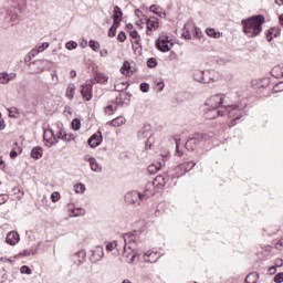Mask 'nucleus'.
Returning a JSON list of instances; mask_svg holds the SVG:
<instances>
[{
  "label": "nucleus",
  "mask_w": 283,
  "mask_h": 283,
  "mask_svg": "<svg viewBox=\"0 0 283 283\" xmlns=\"http://www.w3.org/2000/svg\"><path fill=\"white\" fill-rule=\"evenodd\" d=\"M224 98H227V95L222 93L214 95L213 118H220V116L222 117L224 114H229L230 117L235 116L238 114L237 112H242V109H244V107L240 106L239 104H224Z\"/></svg>",
  "instance_id": "nucleus-1"
},
{
  "label": "nucleus",
  "mask_w": 283,
  "mask_h": 283,
  "mask_svg": "<svg viewBox=\"0 0 283 283\" xmlns=\"http://www.w3.org/2000/svg\"><path fill=\"white\" fill-rule=\"evenodd\" d=\"M266 19L262 14L253 15L241 21L243 25V32L249 39H255L262 33V25H264Z\"/></svg>",
  "instance_id": "nucleus-2"
},
{
  "label": "nucleus",
  "mask_w": 283,
  "mask_h": 283,
  "mask_svg": "<svg viewBox=\"0 0 283 283\" xmlns=\"http://www.w3.org/2000/svg\"><path fill=\"white\" fill-rule=\"evenodd\" d=\"M12 3L17 7L10 9L7 11V14L4 17L6 23H9V25H14L15 23H19V13L21 12V8L25 7V0H11Z\"/></svg>",
  "instance_id": "nucleus-3"
},
{
  "label": "nucleus",
  "mask_w": 283,
  "mask_h": 283,
  "mask_svg": "<svg viewBox=\"0 0 283 283\" xmlns=\"http://www.w3.org/2000/svg\"><path fill=\"white\" fill-rule=\"evenodd\" d=\"M125 202L127 205H133V207H140L144 205L143 197L138 190H132L125 195Z\"/></svg>",
  "instance_id": "nucleus-4"
},
{
  "label": "nucleus",
  "mask_w": 283,
  "mask_h": 283,
  "mask_svg": "<svg viewBox=\"0 0 283 283\" xmlns=\"http://www.w3.org/2000/svg\"><path fill=\"white\" fill-rule=\"evenodd\" d=\"M202 140H207V134L198 133L186 142L185 147L188 149V151H193V149H196V147H198Z\"/></svg>",
  "instance_id": "nucleus-5"
},
{
  "label": "nucleus",
  "mask_w": 283,
  "mask_h": 283,
  "mask_svg": "<svg viewBox=\"0 0 283 283\" xmlns=\"http://www.w3.org/2000/svg\"><path fill=\"white\" fill-rule=\"evenodd\" d=\"M203 118L207 120L213 119V98L209 97L201 106Z\"/></svg>",
  "instance_id": "nucleus-6"
},
{
  "label": "nucleus",
  "mask_w": 283,
  "mask_h": 283,
  "mask_svg": "<svg viewBox=\"0 0 283 283\" xmlns=\"http://www.w3.org/2000/svg\"><path fill=\"white\" fill-rule=\"evenodd\" d=\"M45 63H48L45 60H38L31 63L29 65V70H31L30 74H41L45 72Z\"/></svg>",
  "instance_id": "nucleus-7"
},
{
  "label": "nucleus",
  "mask_w": 283,
  "mask_h": 283,
  "mask_svg": "<svg viewBox=\"0 0 283 283\" xmlns=\"http://www.w3.org/2000/svg\"><path fill=\"white\" fill-rule=\"evenodd\" d=\"M12 81H17V73L0 72V85H10Z\"/></svg>",
  "instance_id": "nucleus-8"
},
{
  "label": "nucleus",
  "mask_w": 283,
  "mask_h": 283,
  "mask_svg": "<svg viewBox=\"0 0 283 283\" xmlns=\"http://www.w3.org/2000/svg\"><path fill=\"white\" fill-rule=\"evenodd\" d=\"M101 143H103V133L101 130H97L87 140V144L91 146L92 149L98 147Z\"/></svg>",
  "instance_id": "nucleus-9"
},
{
  "label": "nucleus",
  "mask_w": 283,
  "mask_h": 283,
  "mask_svg": "<svg viewBox=\"0 0 283 283\" xmlns=\"http://www.w3.org/2000/svg\"><path fill=\"white\" fill-rule=\"evenodd\" d=\"M81 94L84 101H92L93 97V86L92 84H82Z\"/></svg>",
  "instance_id": "nucleus-10"
},
{
  "label": "nucleus",
  "mask_w": 283,
  "mask_h": 283,
  "mask_svg": "<svg viewBox=\"0 0 283 283\" xmlns=\"http://www.w3.org/2000/svg\"><path fill=\"white\" fill-rule=\"evenodd\" d=\"M187 168L180 164L177 167H175L172 170L169 171V177L171 178V180H174L175 178H182V176H185V174H187L185 170Z\"/></svg>",
  "instance_id": "nucleus-11"
},
{
  "label": "nucleus",
  "mask_w": 283,
  "mask_h": 283,
  "mask_svg": "<svg viewBox=\"0 0 283 283\" xmlns=\"http://www.w3.org/2000/svg\"><path fill=\"white\" fill-rule=\"evenodd\" d=\"M207 74L205 71L196 70L193 72V78L198 83H211V77H207Z\"/></svg>",
  "instance_id": "nucleus-12"
},
{
  "label": "nucleus",
  "mask_w": 283,
  "mask_h": 283,
  "mask_svg": "<svg viewBox=\"0 0 283 283\" xmlns=\"http://www.w3.org/2000/svg\"><path fill=\"white\" fill-rule=\"evenodd\" d=\"M43 138L45 140L46 147H50L51 145H54L55 143H59L56 140V136L54 135V130L48 129L44 132Z\"/></svg>",
  "instance_id": "nucleus-13"
},
{
  "label": "nucleus",
  "mask_w": 283,
  "mask_h": 283,
  "mask_svg": "<svg viewBox=\"0 0 283 283\" xmlns=\"http://www.w3.org/2000/svg\"><path fill=\"white\" fill-rule=\"evenodd\" d=\"M169 175H159L153 181V187H165L169 182Z\"/></svg>",
  "instance_id": "nucleus-14"
},
{
  "label": "nucleus",
  "mask_w": 283,
  "mask_h": 283,
  "mask_svg": "<svg viewBox=\"0 0 283 283\" xmlns=\"http://www.w3.org/2000/svg\"><path fill=\"white\" fill-rule=\"evenodd\" d=\"M149 136V138H151V125L147 124L144 125L143 128H140L137 133V138H139V140H143L145 138H147Z\"/></svg>",
  "instance_id": "nucleus-15"
},
{
  "label": "nucleus",
  "mask_w": 283,
  "mask_h": 283,
  "mask_svg": "<svg viewBox=\"0 0 283 283\" xmlns=\"http://www.w3.org/2000/svg\"><path fill=\"white\" fill-rule=\"evenodd\" d=\"M74 264L81 266L85 262V258H87V252L85 250H80L74 254Z\"/></svg>",
  "instance_id": "nucleus-16"
},
{
  "label": "nucleus",
  "mask_w": 283,
  "mask_h": 283,
  "mask_svg": "<svg viewBox=\"0 0 283 283\" xmlns=\"http://www.w3.org/2000/svg\"><path fill=\"white\" fill-rule=\"evenodd\" d=\"M67 210L72 218H78V216H83L85 213V210L83 208H75L74 203H69Z\"/></svg>",
  "instance_id": "nucleus-17"
},
{
  "label": "nucleus",
  "mask_w": 283,
  "mask_h": 283,
  "mask_svg": "<svg viewBox=\"0 0 283 283\" xmlns=\"http://www.w3.org/2000/svg\"><path fill=\"white\" fill-rule=\"evenodd\" d=\"M147 34L151 35L153 30H158V18L153 17L146 20Z\"/></svg>",
  "instance_id": "nucleus-18"
},
{
  "label": "nucleus",
  "mask_w": 283,
  "mask_h": 283,
  "mask_svg": "<svg viewBox=\"0 0 283 283\" xmlns=\"http://www.w3.org/2000/svg\"><path fill=\"white\" fill-rule=\"evenodd\" d=\"M163 167H165V160H159L156 164L149 165L147 168V171H148V174L154 176V174H158V171H160V169H163Z\"/></svg>",
  "instance_id": "nucleus-19"
},
{
  "label": "nucleus",
  "mask_w": 283,
  "mask_h": 283,
  "mask_svg": "<svg viewBox=\"0 0 283 283\" xmlns=\"http://www.w3.org/2000/svg\"><path fill=\"white\" fill-rule=\"evenodd\" d=\"M19 240V233L17 231L9 232L6 238L7 244H10L11 247H14V244H17Z\"/></svg>",
  "instance_id": "nucleus-20"
},
{
  "label": "nucleus",
  "mask_w": 283,
  "mask_h": 283,
  "mask_svg": "<svg viewBox=\"0 0 283 283\" xmlns=\"http://www.w3.org/2000/svg\"><path fill=\"white\" fill-rule=\"evenodd\" d=\"M154 196V185H148L144 192H140L142 201L145 203Z\"/></svg>",
  "instance_id": "nucleus-21"
},
{
  "label": "nucleus",
  "mask_w": 283,
  "mask_h": 283,
  "mask_svg": "<svg viewBox=\"0 0 283 283\" xmlns=\"http://www.w3.org/2000/svg\"><path fill=\"white\" fill-rule=\"evenodd\" d=\"M158 258H160V255H158L157 252H146L144 254V261L150 263V264H154L156 262H158Z\"/></svg>",
  "instance_id": "nucleus-22"
},
{
  "label": "nucleus",
  "mask_w": 283,
  "mask_h": 283,
  "mask_svg": "<svg viewBox=\"0 0 283 283\" xmlns=\"http://www.w3.org/2000/svg\"><path fill=\"white\" fill-rule=\"evenodd\" d=\"M88 163H90L92 171H95L96 174H101V171H103V166H101V164H98L96 158L90 157Z\"/></svg>",
  "instance_id": "nucleus-23"
},
{
  "label": "nucleus",
  "mask_w": 283,
  "mask_h": 283,
  "mask_svg": "<svg viewBox=\"0 0 283 283\" xmlns=\"http://www.w3.org/2000/svg\"><path fill=\"white\" fill-rule=\"evenodd\" d=\"M103 255H105V252L103 250V247H97L92 254V262H98V260H101L103 258Z\"/></svg>",
  "instance_id": "nucleus-24"
},
{
  "label": "nucleus",
  "mask_w": 283,
  "mask_h": 283,
  "mask_svg": "<svg viewBox=\"0 0 283 283\" xmlns=\"http://www.w3.org/2000/svg\"><path fill=\"white\" fill-rule=\"evenodd\" d=\"M273 78H283V64L274 66L271 71Z\"/></svg>",
  "instance_id": "nucleus-25"
},
{
  "label": "nucleus",
  "mask_w": 283,
  "mask_h": 283,
  "mask_svg": "<svg viewBox=\"0 0 283 283\" xmlns=\"http://www.w3.org/2000/svg\"><path fill=\"white\" fill-rule=\"evenodd\" d=\"M125 123H127V119H125V117L123 116L116 117L113 120L108 122L112 127H122V125H125Z\"/></svg>",
  "instance_id": "nucleus-26"
},
{
  "label": "nucleus",
  "mask_w": 283,
  "mask_h": 283,
  "mask_svg": "<svg viewBox=\"0 0 283 283\" xmlns=\"http://www.w3.org/2000/svg\"><path fill=\"white\" fill-rule=\"evenodd\" d=\"M150 12H153V14H157V17H160V19H165V17H167V13L160 10V7H158V4H153L150 7Z\"/></svg>",
  "instance_id": "nucleus-27"
},
{
  "label": "nucleus",
  "mask_w": 283,
  "mask_h": 283,
  "mask_svg": "<svg viewBox=\"0 0 283 283\" xmlns=\"http://www.w3.org/2000/svg\"><path fill=\"white\" fill-rule=\"evenodd\" d=\"M74 94H76V85L69 84L65 93L66 98H69V101H72V98H74Z\"/></svg>",
  "instance_id": "nucleus-28"
},
{
  "label": "nucleus",
  "mask_w": 283,
  "mask_h": 283,
  "mask_svg": "<svg viewBox=\"0 0 283 283\" xmlns=\"http://www.w3.org/2000/svg\"><path fill=\"white\" fill-rule=\"evenodd\" d=\"M31 158H34L35 160H40V158H43V149L41 147H34L31 150Z\"/></svg>",
  "instance_id": "nucleus-29"
},
{
  "label": "nucleus",
  "mask_w": 283,
  "mask_h": 283,
  "mask_svg": "<svg viewBox=\"0 0 283 283\" xmlns=\"http://www.w3.org/2000/svg\"><path fill=\"white\" fill-rule=\"evenodd\" d=\"M123 240L125 242L124 251H126L127 244H129L130 242H136V237L134 235V233H126L123 235Z\"/></svg>",
  "instance_id": "nucleus-30"
},
{
  "label": "nucleus",
  "mask_w": 283,
  "mask_h": 283,
  "mask_svg": "<svg viewBox=\"0 0 283 283\" xmlns=\"http://www.w3.org/2000/svg\"><path fill=\"white\" fill-rule=\"evenodd\" d=\"M258 280H260V273L252 272L247 275L245 283H258Z\"/></svg>",
  "instance_id": "nucleus-31"
},
{
  "label": "nucleus",
  "mask_w": 283,
  "mask_h": 283,
  "mask_svg": "<svg viewBox=\"0 0 283 283\" xmlns=\"http://www.w3.org/2000/svg\"><path fill=\"white\" fill-rule=\"evenodd\" d=\"M156 48L159 50V52H169L171 50V45H169L167 42H156Z\"/></svg>",
  "instance_id": "nucleus-32"
},
{
  "label": "nucleus",
  "mask_w": 283,
  "mask_h": 283,
  "mask_svg": "<svg viewBox=\"0 0 283 283\" xmlns=\"http://www.w3.org/2000/svg\"><path fill=\"white\" fill-rule=\"evenodd\" d=\"M94 78H95L96 83H101V84L107 83V81H109V77L101 72H96L94 75Z\"/></svg>",
  "instance_id": "nucleus-33"
},
{
  "label": "nucleus",
  "mask_w": 283,
  "mask_h": 283,
  "mask_svg": "<svg viewBox=\"0 0 283 283\" xmlns=\"http://www.w3.org/2000/svg\"><path fill=\"white\" fill-rule=\"evenodd\" d=\"M182 36H184V39H187L188 41L191 40V23H186L184 25Z\"/></svg>",
  "instance_id": "nucleus-34"
},
{
  "label": "nucleus",
  "mask_w": 283,
  "mask_h": 283,
  "mask_svg": "<svg viewBox=\"0 0 283 283\" xmlns=\"http://www.w3.org/2000/svg\"><path fill=\"white\" fill-rule=\"evenodd\" d=\"M249 115V112L244 111L243 113L237 115L235 118H233L230 124H229V127H235L238 120H241V118H244V116H248Z\"/></svg>",
  "instance_id": "nucleus-35"
},
{
  "label": "nucleus",
  "mask_w": 283,
  "mask_h": 283,
  "mask_svg": "<svg viewBox=\"0 0 283 283\" xmlns=\"http://www.w3.org/2000/svg\"><path fill=\"white\" fill-rule=\"evenodd\" d=\"M116 109H118V106H116L114 103H111L104 108V112L108 116H112V114H114Z\"/></svg>",
  "instance_id": "nucleus-36"
},
{
  "label": "nucleus",
  "mask_w": 283,
  "mask_h": 283,
  "mask_svg": "<svg viewBox=\"0 0 283 283\" xmlns=\"http://www.w3.org/2000/svg\"><path fill=\"white\" fill-rule=\"evenodd\" d=\"M113 19L123 21V10H120V8L118 6L114 7Z\"/></svg>",
  "instance_id": "nucleus-37"
},
{
  "label": "nucleus",
  "mask_w": 283,
  "mask_h": 283,
  "mask_svg": "<svg viewBox=\"0 0 283 283\" xmlns=\"http://www.w3.org/2000/svg\"><path fill=\"white\" fill-rule=\"evenodd\" d=\"M190 28L193 36H196L197 39H200V36H202V31L200 30V28L193 25V23H191Z\"/></svg>",
  "instance_id": "nucleus-38"
},
{
  "label": "nucleus",
  "mask_w": 283,
  "mask_h": 283,
  "mask_svg": "<svg viewBox=\"0 0 283 283\" xmlns=\"http://www.w3.org/2000/svg\"><path fill=\"white\" fill-rule=\"evenodd\" d=\"M147 67H149L150 70H154V67H158V60H156V57H149L147 60Z\"/></svg>",
  "instance_id": "nucleus-39"
},
{
  "label": "nucleus",
  "mask_w": 283,
  "mask_h": 283,
  "mask_svg": "<svg viewBox=\"0 0 283 283\" xmlns=\"http://www.w3.org/2000/svg\"><path fill=\"white\" fill-rule=\"evenodd\" d=\"M113 103V105H115L116 107H123L125 105V102L123 101V95L119 94L115 101L111 102Z\"/></svg>",
  "instance_id": "nucleus-40"
},
{
  "label": "nucleus",
  "mask_w": 283,
  "mask_h": 283,
  "mask_svg": "<svg viewBox=\"0 0 283 283\" xmlns=\"http://www.w3.org/2000/svg\"><path fill=\"white\" fill-rule=\"evenodd\" d=\"M130 69H132V64H129L128 61H125L120 69V72H122V74H129Z\"/></svg>",
  "instance_id": "nucleus-41"
},
{
  "label": "nucleus",
  "mask_w": 283,
  "mask_h": 283,
  "mask_svg": "<svg viewBox=\"0 0 283 283\" xmlns=\"http://www.w3.org/2000/svg\"><path fill=\"white\" fill-rule=\"evenodd\" d=\"M88 46L91 48V50H93V52H98L101 44L97 41L91 40L88 42Z\"/></svg>",
  "instance_id": "nucleus-42"
},
{
  "label": "nucleus",
  "mask_w": 283,
  "mask_h": 283,
  "mask_svg": "<svg viewBox=\"0 0 283 283\" xmlns=\"http://www.w3.org/2000/svg\"><path fill=\"white\" fill-rule=\"evenodd\" d=\"M175 144H176V156H178L179 158H181V156H182V150L179 149V147H180V138L175 137Z\"/></svg>",
  "instance_id": "nucleus-43"
},
{
  "label": "nucleus",
  "mask_w": 283,
  "mask_h": 283,
  "mask_svg": "<svg viewBox=\"0 0 283 283\" xmlns=\"http://www.w3.org/2000/svg\"><path fill=\"white\" fill-rule=\"evenodd\" d=\"M20 273H22V275H32V269L28 265H22L20 268Z\"/></svg>",
  "instance_id": "nucleus-44"
},
{
  "label": "nucleus",
  "mask_w": 283,
  "mask_h": 283,
  "mask_svg": "<svg viewBox=\"0 0 283 283\" xmlns=\"http://www.w3.org/2000/svg\"><path fill=\"white\" fill-rule=\"evenodd\" d=\"M75 193H85V185L83 184H76L74 186Z\"/></svg>",
  "instance_id": "nucleus-45"
},
{
  "label": "nucleus",
  "mask_w": 283,
  "mask_h": 283,
  "mask_svg": "<svg viewBox=\"0 0 283 283\" xmlns=\"http://www.w3.org/2000/svg\"><path fill=\"white\" fill-rule=\"evenodd\" d=\"M72 129H74V132H78V129H81V119L74 118L72 120Z\"/></svg>",
  "instance_id": "nucleus-46"
},
{
  "label": "nucleus",
  "mask_w": 283,
  "mask_h": 283,
  "mask_svg": "<svg viewBox=\"0 0 283 283\" xmlns=\"http://www.w3.org/2000/svg\"><path fill=\"white\" fill-rule=\"evenodd\" d=\"M184 166H185V171H186V174L188 172V171H191V169H193V167H196V163H193V161H187V163H184L182 164Z\"/></svg>",
  "instance_id": "nucleus-47"
},
{
  "label": "nucleus",
  "mask_w": 283,
  "mask_h": 283,
  "mask_svg": "<svg viewBox=\"0 0 283 283\" xmlns=\"http://www.w3.org/2000/svg\"><path fill=\"white\" fill-rule=\"evenodd\" d=\"M66 50H76V48H78V43H76L75 41H69L65 44Z\"/></svg>",
  "instance_id": "nucleus-48"
},
{
  "label": "nucleus",
  "mask_w": 283,
  "mask_h": 283,
  "mask_svg": "<svg viewBox=\"0 0 283 283\" xmlns=\"http://www.w3.org/2000/svg\"><path fill=\"white\" fill-rule=\"evenodd\" d=\"M275 30H276L275 27L268 30L265 36H266L269 43H271L273 41V32H275Z\"/></svg>",
  "instance_id": "nucleus-49"
},
{
  "label": "nucleus",
  "mask_w": 283,
  "mask_h": 283,
  "mask_svg": "<svg viewBox=\"0 0 283 283\" xmlns=\"http://www.w3.org/2000/svg\"><path fill=\"white\" fill-rule=\"evenodd\" d=\"M52 202H59L61 200V193L59 191H54L51 195Z\"/></svg>",
  "instance_id": "nucleus-50"
},
{
  "label": "nucleus",
  "mask_w": 283,
  "mask_h": 283,
  "mask_svg": "<svg viewBox=\"0 0 283 283\" xmlns=\"http://www.w3.org/2000/svg\"><path fill=\"white\" fill-rule=\"evenodd\" d=\"M57 138L60 140H65V138H67V134L65 133V130L63 128H61L59 132H57Z\"/></svg>",
  "instance_id": "nucleus-51"
},
{
  "label": "nucleus",
  "mask_w": 283,
  "mask_h": 283,
  "mask_svg": "<svg viewBox=\"0 0 283 283\" xmlns=\"http://www.w3.org/2000/svg\"><path fill=\"white\" fill-rule=\"evenodd\" d=\"M140 92H143L144 94H147V92H149V83H142L139 86Z\"/></svg>",
  "instance_id": "nucleus-52"
},
{
  "label": "nucleus",
  "mask_w": 283,
  "mask_h": 283,
  "mask_svg": "<svg viewBox=\"0 0 283 283\" xmlns=\"http://www.w3.org/2000/svg\"><path fill=\"white\" fill-rule=\"evenodd\" d=\"M51 78H52L53 85H59V74L56 73V71H53L51 73Z\"/></svg>",
  "instance_id": "nucleus-53"
},
{
  "label": "nucleus",
  "mask_w": 283,
  "mask_h": 283,
  "mask_svg": "<svg viewBox=\"0 0 283 283\" xmlns=\"http://www.w3.org/2000/svg\"><path fill=\"white\" fill-rule=\"evenodd\" d=\"M118 247V241H113L106 244V251H114V248Z\"/></svg>",
  "instance_id": "nucleus-54"
},
{
  "label": "nucleus",
  "mask_w": 283,
  "mask_h": 283,
  "mask_svg": "<svg viewBox=\"0 0 283 283\" xmlns=\"http://www.w3.org/2000/svg\"><path fill=\"white\" fill-rule=\"evenodd\" d=\"M117 41H119V43H125V41H127V35L125 34V32H119L117 35Z\"/></svg>",
  "instance_id": "nucleus-55"
},
{
  "label": "nucleus",
  "mask_w": 283,
  "mask_h": 283,
  "mask_svg": "<svg viewBox=\"0 0 283 283\" xmlns=\"http://www.w3.org/2000/svg\"><path fill=\"white\" fill-rule=\"evenodd\" d=\"M263 231H265V233H266L268 235H275V233H277V232L280 231V229L276 228V229H274V230H271V229H269V228H264Z\"/></svg>",
  "instance_id": "nucleus-56"
},
{
  "label": "nucleus",
  "mask_w": 283,
  "mask_h": 283,
  "mask_svg": "<svg viewBox=\"0 0 283 283\" xmlns=\"http://www.w3.org/2000/svg\"><path fill=\"white\" fill-rule=\"evenodd\" d=\"M157 41H160L161 43H170V46H174V43H171V41H169V36L164 35L161 38H159Z\"/></svg>",
  "instance_id": "nucleus-57"
},
{
  "label": "nucleus",
  "mask_w": 283,
  "mask_h": 283,
  "mask_svg": "<svg viewBox=\"0 0 283 283\" xmlns=\"http://www.w3.org/2000/svg\"><path fill=\"white\" fill-rule=\"evenodd\" d=\"M274 282H275V283H283V272H280V273H277V274L274 276Z\"/></svg>",
  "instance_id": "nucleus-58"
},
{
  "label": "nucleus",
  "mask_w": 283,
  "mask_h": 283,
  "mask_svg": "<svg viewBox=\"0 0 283 283\" xmlns=\"http://www.w3.org/2000/svg\"><path fill=\"white\" fill-rule=\"evenodd\" d=\"M274 247H275V249H277V251H282V249H283V238L280 239L279 241H276L274 243Z\"/></svg>",
  "instance_id": "nucleus-59"
},
{
  "label": "nucleus",
  "mask_w": 283,
  "mask_h": 283,
  "mask_svg": "<svg viewBox=\"0 0 283 283\" xmlns=\"http://www.w3.org/2000/svg\"><path fill=\"white\" fill-rule=\"evenodd\" d=\"M165 90V82H157V92H163Z\"/></svg>",
  "instance_id": "nucleus-60"
},
{
  "label": "nucleus",
  "mask_w": 283,
  "mask_h": 283,
  "mask_svg": "<svg viewBox=\"0 0 283 283\" xmlns=\"http://www.w3.org/2000/svg\"><path fill=\"white\" fill-rule=\"evenodd\" d=\"M10 197L8 195H0V205H6Z\"/></svg>",
  "instance_id": "nucleus-61"
},
{
  "label": "nucleus",
  "mask_w": 283,
  "mask_h": 283,
  "mask_svg": "<svg viewBox=\"0 0 283 283\" xmlns=\"http://www.w3.org/2000/svg\"><path fill=\"white\" fill-rule=\"evenodd\" d=\"M108 36L114 38L116 36V28L115 27H111L108 30Z\"/></svg>",
  "instance_id": "nucleus-62"
},
{
  "label": "nucleus",
  "mask_w": 283,
  "mask_h": 283,
  "mask_svg": "<svg viewBox=\"0 0 283 283\" xmlns=\"http://www.w3.org/2000/svg\"><path fill=\"white\" fill-rule=\"evenodd\" d=\"M274 92H283V82H280L274 86Z\"/></svg>",
  "instance_id": "nucleus-63"
},
{
  "label": "nucleus",
  "mask_w": 283,
  "mask_h": 283,
  "mask_svg": "<svg viewBox=\"0 0 283 283\" xmlns=\"http://www.w3.org/2000/svg\"><path fill=\"white\" fill-rule=\"evenodd\" d=\"M23 253L24 255H36V250H33V249L25 250Z\"/></svg>",
  "instance_id": "nucleus-64"
}]
</instances>
